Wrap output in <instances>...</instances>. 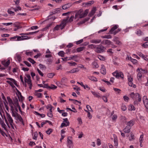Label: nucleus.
<instances>
[{
  "label": "nucleus",
  "instance_id": "cd10ccee",
  "mask_svg": "<svg viewBox=\"0 0 148 148\" xmlns=\"http://www.w3.org/2000/svg\"><path fill=\"white\" fill-rule=\"evenodd\" d=\"M92 65L94 66V67L96 68H97L99 67L97 62L95 61L92 62Z\"/></svg>",
  "mask_w": 148,
  "mask_h": 148
},
{
  "label": "nucleus",
  "instance_id": "2eb2a0df",
  "mask_svg": "<svg viewBox=\"0 0 148 148\" xmlns=\"http://www.w3.org/2000/svg\"><path fill=\"white\" fill-rule=\"evenodd\" d=\"M101 41V40L99 39H93L91 40H90V42L91 43H95V44H98L100 43Z\"/></svg>",
  "mask_w": 148,
  "mask_h": 148
},
{
  "label": "nucleus",
  "instance_id": "bf43d9fd",
  "mask_svg": "<svg viewBox=\"0 0 148 148\" xmlns=\"http://www.w3.org/2000/svg\"><path fill=\"white\" fill-rule=\"evenodd\" d=\"M128 80L129 82H132L133 81L132 77L131 76H128Z\"/></svg>",
  "mask_w": 148,
  "mask_h": 148
},
{
  "label": "nucleus",
  "instance_id": "f257e3e1",
  "mask_svg": "<svg viewBox=\"0 0 148 148\" xmlns=\"http://www.w3.org/2000/svg\"><path fill=\"white\" fill-rule=\"evenodd\" d=\"M88 12V10H86L84 12H83V11L82 10H79L76 12L75 19H77V20H78L79 18H84L87 15Z\"/></svg>",
  "mask_w": 148,
  "mask_h": 148
},
{
  "label": "nucleus",
  "instance_id": "7ed1b4c3",
  "mask_svg": "<svg viewBox=\"0 0 148 148\" xmlns=\"http://www.w3.org/2000/svg\"><path fill=\"white\" fill-rule=\"evenodd\" d=\"M106 48L101 44L97 45V48L95 49V51L98 53H101L105 51Z\"/></svg>",
  "mask_w": 148,
  "mask_h": 148
},
{
  "label": "nucleus",
  "instance_id": "49530a36",
  "mask_svg": "<svg viewBox=\"0 0 148 148\" xmlns=\"http://www.w3.org/2000/svg\"><path fill=\"white\" fill-rule=\"evenodd\" d=\"M38 137V133L37 132H35L34 133V136L33 138L35 140H36Z\"/></svg>",
  "mask_w": 148,
  "mask_h": 148
},
{
  "label": "nucleus",
  "instance_id": "a18cd8bd",
  "mask_svg": "<svg viewBox=\"0 0 148 148\" xmlns=\"http://www.w3.org/2000/svg\"><path fill=\"white\" fill-rule=\"evenodd\" d=\"M121 109L123 111H125L127 110V107L124 105H122L121 106Z\"/></svg>",
  "mask_w": 148,
  "mask_h": 148
},
{
  "label": "nucleus",
  "instance_id": "f8f14e48",
  "mask_svg": "<svg viewBox=\"0 0 148 148\" xmlns=\"http://www.w3.org/2000/svg\"><path fill=\"white\" fill-rule=\"evenodd\" d=\"M101 68L100 69L101 73L103 75H105L106 74V69L104 65L102 64L101 65Z\"/></svg>",
  "mask_w": 148,
  "mask_h": 148
},
{
  "label": "nucleus",
  "instance_id": "2f4dec72",
  "mask_svg": "<svg viewBox=\"0 0 148 148\" xmlns=\"http://www.w3.org/2000/svg\"><path fill=\"white\" fill-rule=\"evenodd\" d=\"M52 25V23H50L47 25L45 27L42 29V31L47 30V29H48Z\"/></svg>",
  "mask_w": 148,
  "mask_h": 148
},
{
  "label": "nucleus",
  "instance_id": "dca6fc26",
  "mask_svg": "<svg viewBox=\"0 0 148 148\" xmlns=\"http://www.w3.org/2000/svg\"><path fill=\"white\" fill-rule=\"evenodd\" d=\"M13 105L14 106H17L19 105L18 99L16 97L14 98L13 100Z\"/></svg>",
  "mask_w": 148,
  "mask_h": 148
},
{
  "label": "nucleus",
  "instance_id": "13d9d810",
  "mask_svg": "<svg viewBox=\"0 0 148 148\" xmlns=\"http://www.w3.org/2000/svg\"><path fill=\"white\" fill-rule=\"evenodd\" d=\"M114 90L115 91L117 92V93H120L121 90L119 89L114 88Z\"/></svg>",
  "mask_w": 148,
  "mask_h": 148
},
{
  "label": "nucleus",
  "instance_id": "338daca9",
  "mask_svg": "<svg viewBox=\"0 0 148 148\" xmlns=\"http://www.w3.org/2000/svg\"><path fill=\"white\" fill-rule=\"evenodd\" d=\"M86 108L88 109V110L89 111H92V109L88 105H87L86 106Z\"/></svg>",
  "mask_w": 148,
  "mask_h": 148
},
{
  "label": "nucleus",
  "instance_id": "a211bd4d",
  "mask_svg": "<svg viewBox=\"0 0 148 148\" xmlns=\"http://www.w3.org/2000/svg\"><path fill=\"white\" fill-rule=\"evenodd\" d=\"M61 10V9L60 8H58L55 9L52 12V14H50L49 16H51L54 14L59 13Z\"/></svg>",
  "mask_w": 148,
  "mask_h": 148
},
{
  "label": "nucleus",
  "instance_id": "4be33fe9",
  "mask_svg": "<svg viewBox=\"0 0 148 148\" xmlns=\"http://www.w3.org/2000/svg\"><path fill=\"white\" fill-rule=\"evenodd\" d=\"M88 79L91 80V81L97 82V79L96 77L93 76H90L88 77Z\"/></svg>",
  "mask_w": 148,
  "mask_h": 148
},
{
  "label": "nucleus",
  "instance_id": "0e129e2a",
  "mask_svg": "<svg viewBox=\"0 0 148 148\" xmlns=\"http://www.w3.org/2000/svg\"><path fill=\"white\" fill-rule=\"evenodd\" d=\"M47 115L48 117L51 118L53 116V115L52 113L49 112L47 113Z\"/></svg>",
  "mask_w": 148,
  "mask_h": 148
},
{
  "label": "nucleus",
  "instance_id": "680f3d73",
  "mask_svg": "<svg viewBox=\"0 0 148 148\" xmlns=\"http://www.w3.org/2000/svg\"><path fill=\"white\" fill-rule=\"evenodd\" d=\"M83 39L80 40L76 42V44L77 45H79V44H80L82 42H83Z\"/></svg>",
  "mask_w": 148,
  "mask_h": 148
},
{
  "label": "nucleus",
  "instance_id": "37998d69",
  "mask_svg": "<svg viewBox=\"0 0 148 148\" xmlns=\"http://www.w3.org/2000/svg\"><path fill=\"white\" fill-rule=\"evenodd\" d=\"M142 46L145 48H147L148 46V41L143 43L142 45Z\"/></svg>",
  "mask_w": 148,
  "mask_h": 148
},
{
  "label": "nucleus",
  "instance_id": "5fc2aeb1",
  "mask_svg": "<svg viewBox=\"0 0 148 148\" xmlns=\"http://www.w3.org/2000/svg\"><path fill=\"white\" fill-rule=\"evenodd\" d=\"M102 99L105 102H107L108 101V99L107 97L105 96L102 97Z\"/></svg>",
  "mask_w": 148,
  "mask_h": 148
},
{
  "label": "nucleus",
  "instance_id": "c03bdc74",
  "mask_svg": "<svg viewBox=\"0 0 148 148\" xmlns=\"http://www.w3.org/2000/svg\"><path fill=\"white\" fill-rule=\"evenodd\" d=\"M130 108L131 110H134L136 109L134 106L132 104L130 105Z\"/></svg>",
  "mask_w": 148,
  "mask_h": 148
},
{
  "label": "nucleus",
  "instance_id": "393cba45",
  "mask_svg": "<svg viewBox=\"0 0 148 148\" xmlns=\"http://www.w3.org/2000/svg\"><path fill=\"white\" fill-rule=\"evenodd\" d=\"M55 75V74L53 73H50L47 74V76L49 78H52Z\"/></svg>",
  "mask_w": 148,
  "mask_h": 148
},
{
  "label": "nucleus",
  "instance_id": "69168bd1",
  "mask_svg": "<svg viewBox=\"0 0 148 148\" xmlns=\"http://www.w3.org/2000/svg\"><path fill=\"white\" fill-rule=\"evenodd\" d=\"M41 54L39 53H37V54L35 56H34V57L35 58H38L39 56H41Z\"/></svg>",
  "mask_w": 148,
  "mask_h": 148
},
{
  "label": "nucleus",
  "instance_id": "09e8293b",
  "mask_svg": "<svg viewBox=\"0 0 148 148\" xmlns=\"http://www.w3.org/2000/svg\"><path fill=\"white\" fill-rule=\"evenodd\" d=\"M50 88H49V89L53 90L57 88V86H55L54 85L51 84V86H50Z\"/></svg>",
  "mask_w": 148,
  "mask_h": 148
},
{
  "label": "nucleus",
  "instance_id": "6e6552de",
  "mask_svg": "<svg viewBox=\"0 0 148 148\" xmlns=\"http://www.w3.org/2000/svg\"><path fill=\"white\" fill-rule=\"evenodd\" d=\"M143 101L146 108H148V99L146 96H144L143 98Z\"/></svg>",
  "mask_w": 148,
  "mask_h": 148
},
{
  "label": "nucleus",
  "instance_id": "bb28decb",
  "mask_svg": "<svg viewBox=\"0 0 148 148\" xmlns=\"http://www.w3.org/2000/svg\"><path fill=\"white\" fill-rule=\"evenodd\" d=\"M53 130L51 128H49L46 131V133L48 134H50L53 132Z\"/></svg>",
  "mask_w": 148,
  "mask_h": 148
},
{
  "label": "nucleus",
  "instance_id": "c85d7f7f",
  "mask_svg": "<svg viewBox=\"0 0 148 148\" xmlns=\"http://www.w3.org/2000/svg\"><path fill=\"white\" fill-rule=\"evenodd\" d=\"M91 92L95 97L98 98L100 97V96L99 95V93L92 91H91Z\"/></svg>",
  "mask_w": 148,
  "mask_h": 148
},
{
  "label": "nucleus",
  "instance_id": "3c124183",
  "mask_svg": "<svg viewBox=\"0 0 148 148\" xmlns=\"http://www.w3.org/2000/svg\"><path fill=\"white\" fill-rule=\"evenodd\" d=\"M8 12L9 14H11L12 15H14V12L11 11V10L10 9H8Z\"/></svg>",
  "mask_w": 148,
  "mask_h": 148
},
{
  "label": "nucleus",
  "instance_id": "864d4df0",
  "mask_svg": "<svg viewBox=\"0 0 148 148\" xmlns=\"http://www.w3.org/2000/svg\"><path fill=\"white\" fill-rule=\"evenodd\" d=\"M123 98L124 100L125 101H127L129 99V97L126 96H124Z\"/></svg>",
  "mask_w": 148,
  "mask_h": 148
},
{
  "label": "nucleus",
  "instance_id": "de8ad7c7",
  "mask_svg": "<svg viewBox=\"0 0 148 148\" xmlns=\"http://www.w3.org/2000/svg\"><path fill=\"white\" fill-rule=\"evenodd\" d=\"M23 62L28 66L30 67L31 66V64L29 63L28 62L24 61H23Z\"/></svg>",
  "mask_w": 148,
  "mask_h": 148
},
{
  "label": "nucleus",
  "instance_id": "f704fd0d",
  "mask_svg": "<svg viewBox=\"0 0 148 148\" xmlns=\"http://www.w3.org/2000/svg\"><path fill=\"white\" fill-rule=\"evenodd\" d=\"M35 95L37 96L38 98H41L42 96V94L40 93L35 92Z\"/></svg>",
  "mask_w": 148,
  "mask_h": 148
},
{
  "label": "nucleus",
  "instance_id": "4468645a",
  "mask_svg": "<svg viewBox=\"0 0 148 148\" xmlns=\"http://www.w3.org/2000/svg\"><path fill=\"white\" fill-rule=\"evenodd\" d=\"M111 42H112L109 40H104L101 42V43L105 45H109L111 44Z\"/></svg>",
  "mask_w": 148,
  "mask_h": 148
},
{
  "label": "nucleus",
  "instance_id": "c9c22d12",
  "mask_svg": "<svg viewBox=\"0 0 148 148\" xmlns=\"http://www.w3.org/2000/svg\"><path fill=\"white\" fill-rule=\"evenodd\" d=\"M10 60H8L7 61L5 62L4 64H3L4 65L5 67H7L10 64Z\"/></svg>",
  "mask_w": 148,
  "mask_h": 148
},
{
  "label": "nucleus",
  "instance_id": "20e7f679",
  "mask_svg": "<svg viewBox=\"0 0 148 148\" xmlns=\"http://www.w3.org/2000/svg\"><path fill=\"white\" fill-rule=\"evenodd\" d=\"M118 26L117 25H115L113 26L110 30V33L113 34L114 35H115L120 32L121 30V29H118L117 30L114 31L118 28Z\"/></svg>",
  "mask_w": 148,
  "mask_h": 148
},
{
  "label": "nucleus",
  "instance_id": "79ce46f5",
  "mask_svg": "<svg viewBox=\"0 0 148 148\" xmlns=\"http://www.w3.org/2000/svg\"><path fill=\"white\" fill-rule=\"evenodd\" d=\"M64 122H65L66 123V125H69L70 124L69 122L68 121V119L67 118L64 119H63Z\"/></svg>",
  "mask_w": 148,
  "mask_h": 148
},
{
  "label": "nucleus",
  "instance_id": "58836bf2",
  "mask_svg": "<svg viewBox=\"0 0 148 148\" xmlns=\"http://www.w3.org/2000/svg\"><path fill=\"white\" fill-rule=\"evenodd\" d=\"M130 60L132 62H133V63L134 64H136V63L137 62V60H136L132 58L131 57H130Z\"/></svg>",
  "mask_w": 148,
  "mask_h": 148
},
{
  "label": "nucleus",
  "instance_id": "39448f33",
  "mask_svg": "<svg viewBox=\"0 0 148 148\" xmlns=\"http://www.w3.org/2000/svg\"><path fill=\"white\" fill-rule=\"evenodd\" d=\"M112 75L116 78L121 77L122 79H123L124 75L122 72L119 73L117 71H116L112 73Z\"/></svg>",
  "mask_w": 148,
  "mask_h": 148
},
{
  "label": "nucleus",
  "instance_id": "e433bc0d",
  "mask_svg": "<svg viewBox=\"0 0 148 148\" xmlns=\"http://www.w3.org/2000/svg\"><path fill=\"white\" fill-rule=\"evenodd\" d=\"M28 60L32 64H34L36 63V62L34 61L33 59L31 58H29L28 59Z\"/></svg>",
  "mask_w": 148,
  "mask_h": 148
},
{
  "label": "nucleus",
  "instance_id": "4c0bfd02",
  "mask_svg": "<svg viewBox=\"0 0 148 148\" xmlns=\"http://www.w3.org/2000/svg\"><path fill=\"white\" fill-rule=\"evenodd\" d=\"M128 84L129 86L131 87H132L134 88H135L136 87V86L135 84H133V83L132 82H128Z\"/></svg>",
  "mask_w": 148,
  "mask_h": 148
},
{
  "label": "nucleus",
  "instance_id": "a19ab883",
  "mask_svg": "<svg viewBox=\"0 0 148 148\" xmlns=\"http://www.w3.org/2000/svg\"><path fill=\"white\" fill-rule=\"evenodd\" d=\"M18 98L19 99V101H21V102H22L24 99L23 97L21 95H20L19 96H18Z\"/></svg>",
  "mask_w": 148,
  "mask_h": 148
},
{
  "label": "nucleus",
  "instance_id": "9b49d317",
  "mask_svg": "<svg viewBox=\"0 0 148 148\" xmlns=\"http://www.w3.org/2000/svg\"><path fill=\"white\" fill-rule=\"evenodd\" d=\"M72 5L71 3L66 4L62 6V8L63 10H66L71 6Z\"/></svg>",
  "mask_w": 148,
  "mask_h": 148
},
{
  "label": "nucleus",
  "instance_id": "ea45409f",
  "mask_svg": "<svg viewBox=\"0 0 148 148\" xmlns=\"http://www.w3.org/2000/svg\"><path fill=\"white\" fill-rule=\"evenodd\" d=\"M130 136L131 137V138H129V140L130 141H131L132 140H133L134 139V134H133V133H131Z\"/></svg>",
  "mask_w": 148,
  "mask_h": 148
},
{
  "label": "nucleus",
  "instance_id": "8fccbe9b",
  "mask_svg": "<svg viewBox=\"0 0 148 148\" xmlns=\"http://www.w3.org/2000/svg\"><path fill=\"white\" fill-rule=\"evenodd\" d=\"M68 63L70 64V66H75L77 64L75 62H68Z\"/></svg>",
  "mask_w": 148,
  "mask_h": 148
},
{
  "label": "nucleus",
  "instance_id": "603ef678",
  "mask_svg": "<svg viewBox=\"0 0 148 148\" xmlns=\"http://www.w3.org/2000/svg\"><path fill=\"white\" fill-rule=\"evenodd\" d=\"M16 57L17 59L19 62H20L21 61V57L18 54L16 55Z\"/></svg>",
  "mask_w": 148,
  "mask_h": 148
},
{
  "label": "nucleus",
  "instance_id": "5701e85b",
  "mask_svg": "<svg viewBox=\"0 0 148 148\" xmlns=\"http://www.w3.org/2000/svg\"><path fill=\"white\" fill-rule=\"evenodd\" d=\"M11 110L12 112V115L13 116H14V117H16L17 114H16V113H17V112H16L15 113L14 112V108H13L11 109Z\"/></svg>",
  "mask_w": 148,
  "mask_h": 148
},
{
  "label": "nucleus",
  "instance_id": "c756f323",
  "mask_svg": "<svg viewBox=\"0 0 148 148\" xmlns=\"http://www.w3.org/2000/svg\"><path fill=\"white\" fill-rule=\"evenodd\" d=\"M114 146L116 148L118 146V140L117 138H115L114 140Z\"/></svg>",
  "mask_w": 148,
  "mask_h": 148
},
{
  "label": "nucleus",
  "instance_id": "9d476101",
  "mask_svg": "<svg viewBox=\"0 0 148 148\" xmlns=\"http://www.w3.org/2000/svg\"><path fill=\"white\" fill-rule=\"evenodd\" d=\"M63 21L59 25H57L54 28V30H58L60 27V29L62 30V28L63 27Z\"/></svg>",
  "mask_w": 148,
  "mask_h": 148
},
{
  "label": "nucleus",
  "instance_id": "f3484780",
  "mask_svg": "<svg viewBox=\"0 0 148 148\" xmlns=\"http://www.w3.org/2000/svg\"><path fill=\"white\" fill-rule=\"evenodd\" d=\"M131 127L126 126L125 128L123 130V131L125 133H128L130 132Z\"/></svg>",
  "mask_w": 148,
  "mask_h": 148
},
{
  "label": "nucleus",
  "instance_id": "6e6d98bb",
  "mask_svg": "<svg viewBox=\"0 0 148 148\" xmlns=\"http://www.w3.org/2000/svg\"><path fill=\"white\" fill-rule=\"evenodd\" d=\"M117 116L116 115L114 114L113 115L112 117V119L113 121H115L117 118Z\"/></svg>",
  "mask_w": 148,
  "mask_h": 148
},
{
  "label": "nucleus",
  "instance_id": "774afa93",
  "mask_svg": "<svg viewBox=\"0 0 148 148\" xmlns=\"http://www.w3.org/2000/svg\"><path fill=\"white\" fill-rule=\"evenodd\" d=\"M142 33V32L141 30H137V34L138 35L140 36V35H141Z\"/></svg>",
  "mask_w": 148,
  "mask_h": 148
},
{
  "label": "nucleus",
  "instance_id": "4d7b16f0",
  "mask_svg": "<svg viewBox=\"0 0 148 148\" xmlns=\"http://www.w3.org/2000/svg\"><path fill=\"white\" fill-rule=\"evenodd\" d=\"M37 71L39 73V74L41 76H43V74L42 72L38 68L37 69Z\"/></svg>",
  "mask_w": 148,
  "mask_h": 148
},
{
  "label": "nucleus",
  "instance_id": "ddd939ff",
  "mask_svg": "<svg viewBox=\"0 0 148 148\" xmlns=\"http://www.w3.org/2000/svg\"><path fill=\"white\" fill-rule=\"evenodd\" d=\"M16 114H17V116L16 117L17 118V119H18L19 121L23 125H24V123L23 122V119L21 116L18 113H16Z\"/></svg>",
  "mask_w": 148,
  "mask_h": 148
},
{
  "label": "nucleus",
  "instance_id": "473e14b6",
  "mask_svg": "<svg viewBox=\"0 0 148 148\" xmlns=\"http://www.w3.org/2000/svg\"><path fill=\"white\" fill-rule=\"evenodd\" d=\"M143 134H142L140 135L139 139V140L140 143H142L143 141Z\"/></svg>",
  "mask_w": 148,
  "mask_h": 148
},
{
  "label": "nucleus",
  "instance_id": "a878e982",
  "mask_svg": "<svg viewBox=\"0 0 148 148\" xmlns=\"http://www.w3.org/2000/svg\"><path fill=\"white\" fill-rule=\"evenodd\" d=\"M88 47L92 49H96V48H97V46L95 45L91 44L89 45Z\"/></svg>",
  "mask_w": 148,
  "mask_h": 148
},
{
  "label": "nucleus",
  "instance_id": "0eeeda50",
  "mask_svg": "<svg viewBox=\"0 0 148 148\" xmlns=\"http://www.w3.org/2000/svg\"><path fill=\"white\" fill-rule=\"evenodd\" d=\"M139 95L138 93H135L134 92H132L130 94V96L133 100H136L137 97V96Z\"/></svg>",
  "mask_w": 148,
  "mask_h": 148
},
{
  "label": "nucleus",
  "instance_id": "412c9836",
  "mask_svg": "<svg viewBox=\"0 0 148 148\" xmlns=\"http://www.w3.org/2000/svg\"><path fill=\"white\" fill-rule=\"evenodd\" d=\"M134 124V121L133 120H131L130 121L128 122L127 123V125L128 126L130 127H132Z\"/></svg>",
  "mask_w": 148,
  "mask_h": 148
},
{
  "label": "nucleus",
  "instance_id": "72a5a7b5",
  "mask_svg": "<svg viewBox=\"0 0 148 148\" xmlns=\"http://www.w3.org/2000/svg\"><path fill=\"white\" fill-rule=\"evenodd\" d=\"M102 37L105 38L110 39L112 38V36L110 35H106L103 36Z\"/></svg>",
  "mask_w": 148,
  "mask_h": 148
},
{
  "label": "nucleus",
  "instance_id": "6ab92c4d",
  "mask_svg": "<svg viewBox=\"0 0 148 148\" xmlns=\"http://www.w3.org/2000/svg\"><path fill=\"white\" fill-rule=\"evenodd\" d=\"M79 71V70L77 68H74L71 70L70 71L67 72L66 73H74L78 72Z\"/></svg>",
  "mask_w": 148,
  "mask_h": 148
},
{
  "label": "nucleus",
  "instance_id": "e2e57ef3",
  "mask_svg": "<svg viewBox=\"0 0 148 148\" xmlns=\"http://www.w3.org/2000/svg\"><path fill=\"white\" fill-rule=\"evenodd\" d=\"M98 58L99 59H100L101 60H105L104 57L101 56H99L98 57Z\"/></svg>",
  "mask_w": 148,
  "mask_h": 148
},
{
  "label": "nucleus",
  "instance_id": "7c9ffc66",
  "mask_svg": "<svg viewBox=\"0 0 148 148\" xmlns=\"http://www.w3.org/2000/svg\"><path fill=\"white\" fill-rule=\"evenodd\" d=\"M64 53L63 51H60L58 53L59 55L60 56L62 57H63L64 56Z\"/></svg>",
  "mask_w": 148,
  "mask_h": 148
},
{
  "label": "nucleus",
  "instance_id": "f03ea898",
  "mask_svg": "<svg viewBox=\"0 0 148 148\" xmlns=\"http://www.w3.org/2000/svg\"><path fill=\"white\" fill-rule=\"evenodd\" d=\"M69 16H68L65 19H64L63 20V27L62 28V29H63L64 28L65 26L66 25L67 23H71L73 21V19L74 18V16H71L69 19Z\"/></svg>",
  "mask_w": 148,
  "mask_h": 148
},
{
  "label": "nucleus",
  "instance_id": "423d86ee",
  "mask_svg": "<svg viewBox=\"0 0 148 148\" xmlns=\"http://www.w3.org/2000/svg\"><path fill=\"white\" fill-rule=\"evenodd\" d=\"M6 116L7 119H8V120L10 123V124L12 128L13 129H14V128L13 125V119H12V118L10 116V115L8 113H6Z\"/></svg>",
  "mask_w": 148,
  "mask_h": 148
},
{
  "label": "nucleus",
  "instance_id": "aec40b11",
  "mask_svg": "<svg viewBox=\"0 0 148 148\" xmlns=\"http://www.w3.org/2000/svg\"><path fill=\"white\" fill-rule=\"evenodd\" d=\"M0 123L2 127L5 130H6L7 129L6 128V125L4 123V121H0Z\"/></svg>",
  "mask_w": 148,
  "mask_h": 148
},
{
  "label": "nucleus",
  "instance_id": "1a4fd4ad",
  "mask_svg": "<svg viewBox=\"0 0 148 148\" xmlns=\"http://www.w3.org/2000/svg\"><path fill=\"white\" fill-rule=\"evenodd\" d=\"M7 99L8 101L10 107L11 109L14 108L13 106V102L12 99L9 97H7Z\"/></svg>",
  "mask_w": 148,
  "mask_h": 148
},
{
  "label": "nucleus",
  "instance_id": "052dcab7",
  "mask_svg": "<svg viewBox=\"0 0 148 148\" xmlns=\"http://www.w3.org/2000/svg\"><path fill=\"white\" fill-rule=\"evenodd\" d=\"M96 10V8L95 7H94L92 9L91 12L92 13V14H94L95 13V11Z\"/></svg>",
  "mask_w": 148,
  "mask_h": 148
},
{
  "label": "nucleus",
  "instance_id": "b1692460",
  "mask_svg": "<svg viewBox=\"0 0 148 148\" xmlns=\"http://www.w3.org/2000/svg\"><path fill=\"white\" fill-rule=\"evenodd\" d=\"M85 48L84 47H78L77 49L76 50L77 52H79L83 51Z\"/></svg>",
  "mask_w": 148,
  "mask_h": 148
}]
</instances>
